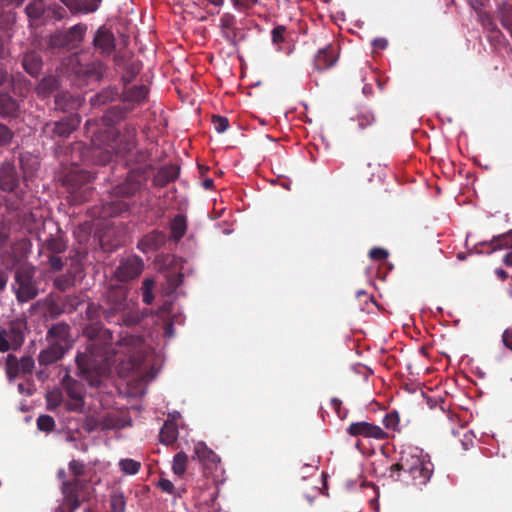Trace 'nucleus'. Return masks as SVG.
<instances>
[{
	"instance_id": "obj_11",
	"label": "nucleus",
	"mask_w": 512,
	"mask_h": 512,
	"mask_svg": "<svg viewBox=\"0 0 512 512\" xmlns=\"http://www.w3.org/2000/svg\"><path fill=\"white\" fill-rule=\"evenodd\" d=\"M35 368V361L32 356L24 355L18 358L14 354H8L5 361V371L9 380L17 377L31 375Z\"/></svg>"
},
{
	"instance_id": "obj_12",
	"label": "nucleus",
	"mask_w": 512,
	"mask_h": 512,
	"mask_svg": "<svg viewBox=\"0 0 512 512\" xmlns=\"http://www.w3.org/2000/svg\"><path fill=\"white\" fill-rule=\"evenodd\" d=\"M45 340L48 344L69 351L73 347L70 325L64 321L52 324L47 330Z\"/></svg>"
},
{
	"instance_id": "obj_40",
	"label": "nucleus",
	"mask_w": 512,
	"mask_h": 512,
	"mask_svg": "<svg viewBox=\"0 0 512 512\" xmlns=\"http://www.w3.org/2000/svg\"><path fill=\"white\" fill-rule=\"evenodd\" d=\"M63 388L69 398L83 397L82 385L70 377L63 379Z\"/></svg>"
},
{
	"instance_id": "obj_21",
	"label": "nucleus",
	"mask_w": 512,
	"mask_h": 512,
	"mask_svg": "<svg viewBox=\"0 0 512 512\" xmlns=\"http://www.w3.org/2000/svg\"><path fill=\"white\" fill-rule=\"evenodd\" d=\"M166 242V235L161 231H152L145 235L138 243V248L144 253L152 252L162 247Z\"/></svg>"
},
{
	"instance_id": "obj_2",
	"label": "nucleus",
	"mask_w": 512,
	"mask_h": 512,
	"mask_svg": "<svg viewBox=\"0 0 512 512\" xmlns=\"http://www.w3.org/2000/svg\"><path fill=\"white\" fill-rule=\"evenodd\" d=\"M86 130L91 134V147H84L81 152L85 161L105 165L113 155H117L142 164L150 158L146 149H137V127L134 124L127 123L121 130L111 127L101 129L96 122L88 120Z\"/></svg>"
},
{
	"instance_id": "obj_19",
	"label": "nucleus",
	"mask_w": 512,
	"mask_h": 512,
	"mask_svg": "<svg viewBox=\"0 0 512 512\" xmlns=\"http://www.w3.org/2000/svg\"><path fill=\"white\" fill-rule=\"evenodd\" d=\"M142 187V181L139 178V173L131 171L124 182L120 183L114 188L117 196L128 198L134 196Z\"/></svg>"
},
{
	"instance_id": "obj_55",
	"label": "nucleus",
	"mask_w": 512,
	"mask_h": 512,
	"mask_svg": "<svg viewBox=\"0 0 512 512\" xmlns=\"http://www.w3.org/2000/svg\"><path fill=\"white\" fill-rule=\"evenodd\" d=\"M81 302H82V300L79 296L68 295L64 298L63 306L69 312H72L77 309V307L80 305Z\"/></svg>"
},
{
	"instance_id": "obj_52",
	"label": "nucleus",
	"mask_w": 512,
	"mask_h": 512,
	"mask_svg": "<svg viewBox=\"0 0 512 512\" xmlns=\"http://www.w3.org/2000/svg\"><path fill=\"white\" fill-rule=\"evenodd\" d=\"M50 44H51V46L56 47V48H63V47L71 46L70 43L68 42V38H67L65 31L57 32L54 35H52L51 39H50Z\"/></svg>"
},
{
	"instance_id": "obj_17",
	"label": "nucleus",
	"mask_w": 512,
	"mask_h": 512,
	"mask_svg": "<svg viewBox=\"0 0 512 512\" xmlns=\"http://www.w3.org/2000/svg\"><path fill=\"white\" fill-rule=\"evenodd\" d=\"M339 58V47L335 44H329L324 48L318 50L314 56V68L318 72L330 69L333 67Z\"/></svg>"
},
{
	"instance_id": "obj_54",
	"label": "nucleus",
	"mask_w": 512,
	"mask_h": 512,
	"mask_svg": "<svg viewBox=\"0 0 512 512\" xmlns=\"http://www.w3.org/2000/svg\"><path fill=\"white\" fill-rule=\"evenodd\" d=\"M63 3L72 14L83 13L84 14V3L82 0H59Z\"/></svg>"
},
{
	"instance_id": "obj_39",
	"label": "nucleus",
	"mask_w": 512,
	"mask_h": 512,
	"mask_svg": "<svg viewBox=\"0 0 512 512\" xmlns=\"http://www.w3.org/2000/svg\"><path fill=\"white\" fill-rule=\"evenodd\" d=\"M86 30H87L86 25L79 23V24L72 26L67 31H65L70 45H75L77 43H80L84 38Z\"/></svg>"
},
{
	"instance_id": "obj_25",
	"label": "nucleus",
	"mask_w": 512,
	"mask_h": 512,
	"mask_svg": "<svg viewBox=\"0 0 512 512\" xmlns=\"http://www.w3.org/2000/svg\"><path fill=\"white\" fill-rule=\"evenodd\" d=\"M44 253H48V255H57L64 253L67 249V242L64 239L63 235H49L45 240L42 246Z\"/></svg>"
},
{
	"instance_id": "obj_59",
	"label": "nucleus",
	"mask_w": 512,
	"mask_h": 512,
	"mask_svg": "<svg viewBox=\"0 0 512 512\" xmlns=\"http://www.w3.org/2000/svg\"><path fill=\"white\" fill-rule=\"evenodd\" d=\"M389 253L386 249L380 247H374L369 251V257L373 260H385Z\"/></svg>"
},
{
	"instance_id": "obj_38",
	"label": "nucleus",
	"mask_w": 512,
	"mask_h": 512,
	"mask_svg": "<svg viewBox=\"0 0 512 512\" xmlns=\"http://www.w3.org/2000/svg\"><path fill=\"white\" fill-rule=\"evenodd\" d=\"M105 71V66L101 61H95L91 65L87 66L84 69H80L79 73H82L88 79L91 80H100L103 77Z\"/></svg>"
},
{
	"instance_id": "obj_18",
	"label": "nucleus",
	"mask_w": 512,
	"mask_h": 512,
	"mask_svg": "<svg viewBox=\"0 0 512 512\" xmlns=\"http://www.w3.org/2000/svg\"><path fill=\"white\" fill-rule=\"evenodd\" d=\"M236 17L231 13H224L220 18V30L223 38L232 46L240 40V29L236 26Z\"/></svg>"
},
{
	"instance_id": "obj_28",
	"label": "nucleus",
	"mask_w": 512,
	"mask_h": 512,
	"mask_svg": "<svg viewBox=\"0 0 512 512\" xmlns=\"http://www.w3.org/2000/svg\"><path fill=\"white\" fill-rule=\"evenodd\" d=\"M25 325L22 322H11L6 329L7 337L13 345V350L19 349L24 343Z\"/></svg>"
},
{
	"instance_id": "obj_4",
	"label": "nucleus",
	"mask_w": 512,
	"mask_h": 512,
	"mask_svg": "<svg viewBox=\"0 0 512 512\" xmlns=\"http://www.w3.org/2000/svg\"><path fill=\"white\" fill-rule=\"evenodd\" d=\"M103 317L109 323L135 326L141 322L144 314L132 299H128V290L125 287H111L102 302Z\"/></svg>"
},
{
	"instance_id": "obj_56",
	"label": "nucleus",
	"mask_w": 512,
	"mask_h": 512,
	"mask_svg": "<svg viewBox=\"0 0 512 512\" xmlns=\"http://www.w3.org/2000/svg\"><path fill=\"white\" fill-rule=\"evenodd\" d=\"M48 257V264L52 271L58 272L61 271L64 268V261L63 259L57 255H47Z\"/></svg>"
},
{
	"instance_id": "obj_1",
	"label": "nucleus",
	"mask_w": 512,
	"mask_h": 512,
	"mask_svg": "<svg viewBox=\"0 0 512 512\" xmlns=\"http://www.w3.org/2000/svg\"><path fill=\"white\" fill-rule=\"evenodd\" d=\"M102 316V303L88 304L86 317L95 323H91L83 329L87 344L85 350L79 351L76 356L79 376L95 388L101 386L102 376L108 371L111 361L117 353L113 346L111 331L97 322Z\"/></svg>"
},
{
	"instance_id": "obj_29",
	"label": "nucleus",
	"mask_w": 512,
	"mask_h": 512,
	"mask_svg": "<svg viewBox=\"0 0 512 512\" xmlns=\"http://www.w3.org/2000/svg\"><path fill=\"white\" fill-rule=\"evenodd\" d=\"M483 246H487V253H492L500 249H512V230L493 237L489 243H482Z\"/></svg>"
},
{
	"instance_id": "obj_43",
	"label": "nucleus",
	"mask_w": 512,
	"mask_h": 512,
	"mask_svg": "<svg viewBox=\"0 0 512 512\" xmlns=\"http://www.w3.org/2000/svg\"><path fill=\"white\" fill-rule=\"evenodd\" d=\"M188 463V456L184 452H178L173 458V472L181 476L185 473Z\"/></svg>"
},
{
	"instance_id": "obj_57",
	"label": "nucleus",
	"mask_w": 512,
	"mask_h": 512,
	"mask_svg": "<svg viewBox=\"0 0 512 512\" xmlns=\"http://www.w3.org/2000/svg\"><path fill=\"white\" fill-rule=\"evenodd\" d=\"M285 32H286L285 26H282V25L276 26L271 32L272 42L276 45H279L280 43L284 42Z\"/></svg>"
},
{
	"instance_id": "obj_63",
	"label": "nucleus",
	"mask_w": 512,
	"mask_h": 512,
	"mask_svg": "<svg viewBox=\"0 0 512 512\" xmlns=\"http://www.w3.org/2000/svg\"><path fill=\"white\" fill-rule=\"evenodd\" d=\"M50 9H51L54 19H56V20H62L67 15L66 10L62 6L55 5V6L51 7Z\"/></svg>"
},
{
	"instance_id": "obj_10",
	"label": "nucleus",
	"mask_w": 512,
	"mask_h": 512,
	"mask_svg": "<svg viewBox=\"0 0 512 512\" xmlns=\"http://www.w3.org/2000/svg\"><path fill=\"white\" fill-rule=\"evenodd\" d=\"M194 455L201 462L206 476H212L216 480L222 475L223 469L219 456L205 443L198 442L195 444Z\"/></svg>"
},
{
	"instance_id": "obj_14",
	"label": "nucleus",
	"mask_w": 512,
	"mask_h": 512,
	"mask_svg": "<svg viewBox=\"0 0 512 512\" xmlns=\"http://www.w3.org/2000/svg\"><path fill=\"white\" fill-rule=\"evenodd\" d=\"M20 175L12 161H4L0 164V190L5 193H13L20 186Z\"/></svg>"
},
{
	"instance_id": "obj_42",
	"label": "nucleus",
	"mask_w": 512,
	"mask_h": 512,
	"mask_svg": "<svg viewBox=\"0 0 512 512\" xmlns=\"http://www.w3.org/2000/svg\"><path fill=\"white\" fill-rule=\"evenodd\" d=\"M118 465L120 470L126 475H135L141 469V463L131 458L121 459Z\"/></svg>"
},
{
	"instance_id": "obj_62",
	"label": "nucleus",
	"mask_w": 512,
	"mask_h": 512,
	"mask_svg": "<svg viewBox=\"0 0 512 512\" xmlns=\"http://www.w3.org/2000/svg\"><path fill=\"white\" fill-rule=\"evenodd\" d=\"M158 487L163 492H166L168 494H173L175 491V487H174L173 483L169 479H166V478H161L159 480Z\"/></svg>"
},
{
	"instance_id": "obj_46",
	"label": "nucleus",
	"mask_w": 512,
	"mask_h": 512,
	"mask_svg": "<svg viewBox=\"0 0 512 512\" xmlns=\"http://www.w3.org/2000/svg\"><path fill=\"white\" fill-rule=\"evenodd\" d=\"M141 65L139 62L130 63L125 67V72L122 76V80L125 84L130 83L136 75L140 72Z\"/></svg>"
},
{
	"instance_id": "obj_53",
	"label": "nucleus",
	"mask_w": 512,
	"mask_h": 512,
	"mask_svg": "<svg viewBox=\"0 0 512 512\" xmlns=\"http://www.w3.org/2000/svg\"><path fill=\"white\" fill-rule=\"evenodd\" d=\"M212 124L214 126V129L218 133L225 132L229 127V121L226 117L220 116V115H213L212 116Z\"/></svg>"
},
{
	"instance_id": "obj_23",
	"label": "nucleus",
	"mask_w": 512,
	"mask_h": 512,
	"mask_svg": "<svg viewBox=\"0 0 512 512\" xmlns=\"http://www.w3.org/2000/svg\"><path fill=\"white\" fill-rule=\"evenodd\" d=\"M68 351L48 344L45 349H42L38 355V363L40 366H50L60 361Z\"/></svg>"
},
{
	"instance_id": "obj_13",
	"label": "nucleus",
	"mask_w": 512,
	"mask_h": 512,
	"mask_svg": "<svg viewBox=\"0 0 512 512\" xmlns=\"http://www.w3.org/2000/svg\"><path fill=\"white\" fill-rule=\"evenodd\" d=\"M144 264L140 257L132 255L121 259L114 276L121 282H129L137 278L143 270Z\"/></svg>"
},
{
	"instance_id": "obj_20",
	"label": "nucleus",
	"mask_w": 512,
	"mask_h": 512,
	"mask_svg": "<svg viewBox=\"0 0 512 512\" xmlns=\"http://www.w3.org/2000/svg\"><path fill=\"white\" fill-rule=\"evenodd\" d=\"M20 114V102L9 93H0V117L3 119H16Z\"/></svg>"
},
{
	"instance_id": "obj_15",
	"label": "nucleus",
	"mask_w": 512,
	"mask_h": 512,
	"mask_svg": "<svg viewBox=\"0 0 512 512\" xmlns=\"http://www.w3.org/2000/svg\"><path fill=\"white\" fill-rule=\"evenodd\" d=\"M93 46L103 57L112 55L116 48V39L112 31L106 26H100L95 32Z\"/></svg>"
},
{
	"instance_id": "obj_50",
	"label": "nucleus",
	"mask_w": 512,
	"mask_h": 512,
	"mask_svg": "<svg viewBox=\"0 0 512 512\" xmlns=\"http://www.w3.org/2000/svg\"><path fill=\"white\" fill-rule=\"evenodd\" d=\"M153 286H154V281L152 279L146 278L143 281L142 297H143V302L147 305L151 304L154 299V295L152 293Z\"/></svg>"
},
{
	"instance_id": "obj_36",
	"label": "nucleus",
	"mask_w": 512,
	"mask_h": 512,
	"mask_svg": "<svg viewBox=\"0 0 512 512\" xmlns=\"http://www.w3.org/2000/svg\"><path fill=\"white\" fill-rule=\"evenodd\" d=\"M76 283V276L72 271H68L64 274L57 276L54 279L53 285L56 289L61 292L68 290L73 287Z\"/></svg>"
},
{
	"instance_id": "obj_45",
	"label": "nucleus",
	"mask_w": 512,
	"mask_h": 512,
	"mask_svg": "<svg viewBox=\"0 0 512 512\" xmlns=\"http://www.w3.org/2000/svg\"><path fill=\"white\" fill-rule=\"evenodd\" d=\"M68 467L73 479L81 480L80 477L86 473V465L83 461L73 459L69 462Z\"/></svg>"
},
{
	"instance_id": "obj_8",
	"label": "nucleus",
	"mask_w": 512,
	"mask_h": 512,
	"mask_svg": "<svg viewBox=\"0 0 512 512\" xmlns=\"http://www.w3.org/2000/svg\"><path fill=\"white\" fill-rule=\"evenodd\" d=\"M81 117L76 113H71L58 121L46 122L41 130L44 138L60 141L68 138L74 130L80 125Z\"/></svg>"
},
{
	"instance_id": "obj_5",
	"label": "nucleus",
	"mask_w": 512,
	"mask_h": 512,
	"mask_svg": "<svg viewBox=\"0 0 512 512\" xmlns=\"http://www.w3.org/2000/svg\"><path fill=\"white\" fill-rule=\"evenodd\" d=\"M149 89L146 85H134L125 87L121 94L124 107L115 106L109 109L103 120L108 124H115L125 118V115L131 112L136 105H141L147 101Z\"/></svg>"
},
{
	"instance_id": "obj_22",
	"label": "nucleus",
	"mask_w": 512,
	"mask_h": 512,
	"mask_svg": "<svg viewBox=\"0 0 512 512\" xmlns=\"http://www.w3.org/2000/svg\"><path fill=\"white\" fill-rule=\"evenodd\" d=\"M21 64L25 72L32 77H37L43 67L42 57L36 51H28L24 53Z\"/></svg>"
},
{
	"instance_id": "obj_34",
	"label": "nucleus",
	"mask_w": 512,
	"mask_h": 512,
	"mask_svg": "<svg viewBox=\"0 0 512 512\" xmlns=\"http://www.w3.org/2000/svg\"><path fill=\"white\" fill-rule=\"evenodd\" d=\"M184 275L180 272H170L166 274V280L163 284V291L166 295L173 294L183 283Z\"/></svg>"
},
{
	"instance_id": "obj_37",
	"label": "nucleus",
	"mask_w": 512,
	"mask_h": 512,
	"mask_svg": "<svg viewBox=\"0 0 512 512\" xmlns=\"http://www.w3.org/2000/svg\"><path fill=\"white\" fill-rule=\"evenodd\" d=\"M353 121L357 122L358 128L363 131L376 123V117L372 111L363 110L356 114Z\"/></svg>"
},
{
	"instance_id": "obj_64",
	"label": "nucleus",
	"mask_w": 512,
	"mask_h": 512,
	"mask_svg": "<svg viewBox=\"0 0 512 512\" xmlns=\"http://www.w3.org/2000/svg\"><path fill=\"white\" fill-rule=\"evenodd\" d=\"M502 341L505 347L512 351V328L506 329L502 335Z\"/></svg>"
},
{
	"instance_id": "obj_49",
	"label": "nucleus",
	"mask_w": 512,
	"mask_h": 512,
	"mask_svg": "<svg viewBox=\"0 0 512 512\" xmlns=\"http://www.w3.org/2000/svg\"><path fill=\"white\" fill-rule=\"evenodd\" d=\"M84 397L69 398L64 405L68 411L81 413L84 408Z\"/></svg>"
},
{
	"instance_id": "obj_48",
	"label": "nucleus",
	"mask_w": 512,
	"mask_h": 512,
	"mask_svg": "<svg viewBox=\"0 0 512 512\" xmlns=\"http://www.w3.org/2000/svg\"><path fill=\"white\" fill-rule=\"evenodd\" d=\"M37 427L41 431L50 432L55 427V420L50 415H40L37 418Z\"/></svg>"
},
{
	"instance_id": "obj_60",
	"label": "nucleus",
	"mask_w": 512,
	"mask_h": 512,
	"mask_svg": "<svg viewBox=\"0 0 512 512\" xmlns=\"http://www.w3.org/2000/svg\"><path fill=\"white\" fill-rule=\"evenodd\" d=\"M84 3V14L94 13L98 10L102 0H82Z\"/></svg>"
},
{
	"instance_id": "obj_30",
	"label": "nucleus",
	"mask_w": 512,
	"mask_h": 512,
	"mask_svg": "<svg viewBox=\"0 0 512 512\" xmlns=\"http://www.w3.org/2000/svg\"><path fill=\"white\" fill-rule=\"evenodd\" d=\"M118 96V91L115 88L107 87L102 89L99 93L91 97L90 103L93 107H100L111 101Z\"/></svg>"
},
{
	"instance_id": "obj_7",
	"label": "nucleus",
	"mask_w": 512,
	"mask_h": 512,
	"mask_svg": "<svg viewBox=\"0 0 512 512\" xmlns=\"http://www.w3.org/2000/svg\"><path fill=\"white\" fill-rule=\"evenodd\" d=\"M94 178V173L82 169H74L66 175L65 183L74 203L80 204L90 198L93 189L89 184Z\"/></svg>"
},
{
	"instance_id": "obj_61",
	"label": "nucleus",
	"mask_w": 512,
	"mask_h": 512,
	"mask_svg": "<svg viewBox=\"0 0 512 512\" xmlns=\"http://www.w3.org/2000/svg\"><path fill=\"white\" fill-rule=\"evenodd\" d=\"M233 6L238 10H245L253 7L258 0H231Z\"/></svg>"
},
{
	"instance_id": "obj_24",
	"label": "nucleus",
	"mask_w": 512,
	"mask_h": 512,
	"mask_svg": "<svg viewBox=\"0 0 512 512\" xmlns=\"http://www.w3.org/2000/svg\"><path fill=\"white\" fill-rule=\"evenodd\" d=\"M179 176V167L176 165H166L161 167L154 176V184L160 187L176 180Z\"/></svg>"
},
{
	"instance_id": "obj_51",
	"label": "nucleus",
	"mask_w": 512,
	"mask_h": 512,
	"mask_svg": "<svg viewBox=\"0 0 512 512\" xmlns=\"http://www.w3.org/2000/svg\"><path fill=\"white\" fill-rule=\"evenodd\" d=\"M400 422V417L397 411L387 413L383 418V425L387 429L395 430Z\"/></svg>"
},
{
	"instance_id": "obj_41",
	"label": "nucleus",
	"mask_w": 512,
	"mask_h": 512,
	"mask_svg": "<svg viewBox=\"0 0 512 512\" xmlns=\"http://www.w3.org/2000/svg\"><path fill=\"white\" fill-rule=\"evenodd\" d=\"M45 11V2L44 0H31L30 3L26 6L25 12L30 19L38 20L40 19Z\"/></svg>"
},
{
	"instance_id": "obj_9",
	"label": "nucleus",
	"mask_w": 512,
	"mask_h": 512,
	"mask_svg": "<svg viewBox=\"0 0 512 512\" xmlns=\"http://www.w3.org/2000/svg\"><path fill=\"white\" fill-rule=\"evenodd\" d=\"M35 268L33 266H21L15 273V281L18 285L16 297L19 302H28L38 295V288L34 280Z\"/></svg>"
},
{
	"instance_id": "obj_3",
	"label": "nucleus",
	"mask_w": 512,
	"mask_h": 512,
	"mask_svg": "<svg viewBox=\"0 0 512 512\" xmlns=\"http://www.w3.org/2000/svg\"><path fill=\"white\" fill-rule=\"evenodd\" d=\"M393 481L411 484L418 489L426 486L434 473V464L429 455L422 454L417 448H408L400 452L399 459L388 469Z\"/></svg>"
},
{
	"instance_id": "obj_35",
	"label": "nucleus",
	"mask_w": 512,
	"mask_h": 512,
	"mask_svg": "<svg viewBox=\"0 0 512 512\" xmlns=\"http://www.w3.org/2000/svg\"><path fill=\"white\" fill-rule=\"evenodd\" d=\"M498 17L501 25L512 35V5L503 2L498 6Z\"/></svg>"
},
{
	"instance_id": "obj_47",
	"label": "nucleus",
	"mask_w": 512,
	"mask_h": 512,
	"mask_svg": "<svg viewBox=\"0 0 512 512\" xmlns=\"http://www.w3.org/2000/svg\"><path fill=\"white\" fill-rule=\"evenodd\" d=\"M14 138V132L5 124L0 122V148L9 146Z\"/></svg>"
},
{
	"instance_id": "obj_26",
	"label": "nucleus",
	"mask_w": 512,
	"mask_h": 512,
	"mask_svg": "<svg viewBox=\"0 0 512 512\" xmlns=\"http://www.w3.org/2000/svg\"><path fill=\"white\" fill-rule=\"evenodd\" d=\"M80 106L78 97H74L69 92H59L55 96V108L57 110L68 112L77 109Z\"/></svg>"
},
{
	"instance_id": "obj_16",
	"label": "nucleus",
	"mask_w": 512,
	"mask_h": 512,
	"mask_svg": "<svg viewBox=\"0 0 512 512\" xmlns=\"http://www.w3.org/2000/svg\"><path fill=\"white\" fill-rule=\"evenodd\" d=\"M347 433L354 437L362 436L376 440L388 438V434L381 427L365 421L351 423L347 428Z\"/></svg>"
},
{
	"instance_id": "obj_33",
	"label": "nucleus",
	"mask_w": 512,
	"mask_h": 512,
	"mask_svg": "<svg viewBox=\"0 0 512 512\" xmlns=\"http://www.w3.org/2000/svg\"><path fill=\"white\" fill-rule=\"evenodd\" d=\"M178 438V428L174 422L166 421L160 430V441L163 444H173Z\"/></svg>"
},
{
	"instance_id": "obj_58",
	"label": "nucleus",
	"mask_w": 512,
	"mask_h": 512,
	"mask_svg": "<svg viewBox=\"0 0 512 512\" xmlns=\"http://www.w3.org/2000/svg\"><path fill=\"white\" fill-rule=\"evenodd\" d=\"M13 349V345L7 337L6 329L0 328V353Z\"/></svg>"
},
{
	"instance_id": "obj_6",
	"label": "nucleus",
	"mask_w": 512,
	"mask_h": 512,
	"mask_svg": "<svg viewBox=\"0 0 512 512\" xmlns=\"http://www.w3.org/2000/svg\"><path fill=\"white\" fill-rule=\"evenodd\" d=\"M86 480L69 479L61 485L62 500L54 512H75L82 502L89 500Z\"/></svg>"
},
{
	"instance_id": "obj_32",
	"label": "nucleus",
	"mask_w": 512,
	"mask_h": 512,
	"mask_svg": "<svg viewBox=\"0 0 512 512\" xmlns=\"http://www.w3.org/2000/svg\"><path fill=\"white\" fill-rule=\"evenodd\" d=\"M478 21L481 23L483 28L492 33L494 38L503 36L500 29L497 27L492 15L486 11H477Z\"/></svg>"
},
{
	"instance_id": "obj_44",
	"label": "nucleus",
	"mask_w": 512,
	"mask_h": 512,
	"mask_svg": "<svg viewBox=\"0 0 512 512\" xmlns=\"http://www.w3.org/2000/svg\"><path fill=\"white\" fill-rule=\"evenodd\" d=\"M110 508L112 512H125L126 500L123 493H114L111 495Z\"/></svg>"
},
{
	"instance_id": "obj_27",
	"label": "nucleus",
	"mask_w": 512,
	"mask_h": 512,
	"mask_svg": "<svg viewBox=\"0 0 512 512\" xmlns=\"http://www.w3.org/2000/svg\"><path fill=\"white\" fill-rule=\"evenodd\" d=\"M60 80L57 76H45L36 86V93L40 97H48L59 89Z\"/></svg>"
},
{
	"instance_id": "obj_31",
	"label": "nucleus",
	"mask_w": 512,
	"mask_h": 512,
	"mask_svg": "<svg viewBox=\"0 0 512 512\" xmlns=\"http://www.w3.org/2000/svg\"><path fill=\"white\" fill-rule=\"evenodd\" d=\"M171 238L179 241L186 233L187 223L186 217L182 214H177L170 223Z\"/></svg>"
}]
</instances>
